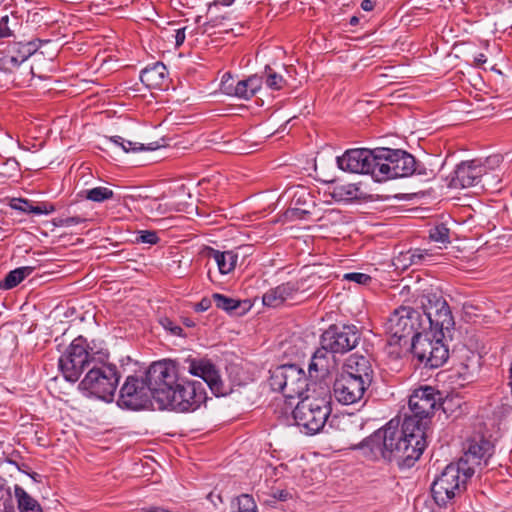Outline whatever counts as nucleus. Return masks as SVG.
<instances>
[{"mask_svg":"<svg viewBox=\"0 0 512 512\" xmlns=\"http://www.w3.org/2000/svg\"><path fill=\"white\" fill-rule=\"evenodd\" d=\"M440 393L431 386L420 387L409 397L411 411L402 424L390 420L384 427L352 447L372 461L395 462L400 469L411 468L427 446V432L434 411L442 405Z\"/></svg>","mask_w":512,"mask_h":512,"instance_id":"obj_1","label":"nucleus"},{"mask_svg":"<svg viewBox=\"0 0 512 512\" xmlns=\"http://www.w3.org/2000/svg\"><path fill=\"white\" fill-rule=\"evenodd\" d=\"M184 369L202 379L186 380L179 377L175 366L166 362H154L148 368L151 384L154 387V403L159 410L176 412L195 411L207 400L205 384L215 396H224L227 389L216 365L205 358H188Z\"/></svg>","mask_w":512,"mask_h":512,"instance_id":"obj_2","label":"nucleus"},{"mask_svg":"<svg viewBox=\"0 0 512 512\" xmlns=\"http://www.w3.org/2000/svg\"><path fill=\"white\" fill-rule=\"evenodd\" d=\"M362 331L354 324H332L320 337V347L313 353L308 366L311 377L329 372L331 359L336 354H346L357 347Z\"/></svg>","mask_w":512,"mask_h":512,"instance_id":"obj_3","label":"nucleus"},{"mask_svg":"<svg viewBox=\"0 0 512 512\" xmlns=\"http://www.w3.org/2000/svg\"><path fill=\"white\" fill-rule=\"evenodd\" d=\"M98 360L89 368L78 388L105 402H111L121 378L117 366L108 363V354L97 352Z\"/></svg>","mask_w":512,"mask_h":512,"instance_id":"obj_4","label":"nucleus"},{"mask_svg":"<svg viewBox=\"0 0 512 512\" xmlns=\"http://www.w3.org/2000/svg\"><path fill=\"white\" fill-rule=\"evenodd\" d=\"M474 475V468L462 466L459 462L448 464L431 484V494L439 507H447L467 489L468 480Z\"/></svg>","mask_w":512,"mask_h":512,"instance_id":"obj_5","label":"nucleus"},{"mask_svg":"<svg viewBox=\"0 0 512 512\" xmlns=\"http://www.w3.org/2000/svg\"><path fill=\"white\" fill-rule=\"evenodd\" d=\"M378 171L376 181L409 177L412 175L427 176L426 167L417 162L415 157L401 149L378 148Z\"/></svg>","mask_w":512,"mask_h":512,"instance_id":"obj_6","label":"nucleus"},{"mask_svg":"<svg viewBox=\"0 0 512 512\" xmlns=\"http://www.w3.org/2000/svg\"><path fill=\"white\" fill-rule=\"evenodd\" d=\"M385 332L389 335V345H407L427 329L424 326L422 314L410 306L396 308L384 324Z\"/></svg>","mask_w":512,"mask_h":512,"instance_id":"obj_7","label":"nucleus"},{"mask_svg":"<svg viewBox=\"0 0 512 512\" xmlns=\"http://www.w3.org/2000/svg\"><path fill=\"white\" fill-rule=\"evenodd\" d=\"M331 411L329 393L319 397L307 396L294 408L293 418L297 426L301 427L306 434L314 435L323 430Z\"/></svg>","mask_w":512,"mask_h":512,"instance_id":"obj_8","label":"nucleus"},{"mask_svg":"<svg viewBox=\"0 0 512 512\" xmlns=\"http://www.w3.org/2000/svg\"><path fill=\"white\" fill-rule=\"evenodd\" d=\"M441 336H433L431 331L425 329L421 334H416L410 343V351L417 365L423 368L434 369L442 366L449 357V350Z\"/></svg>","mask_w":512,"mask_h":512,"instance_id":"obj_9","label":"nucleus"},{"mask_svg":"<svg viewBox=\"0 0 512 512\" xmlns=\"http://www.w3.org/2000/svg\"><path fill=\"white\" fill-rule=\"evenodd\" d=\"M97 360V353H90L86 339L79 336L71 342L59 358V369L67 381L74 383Z\"/></svg>","mask_w":512,"mask_h":512,"instance_id":"obj_10","label":"nucleus"},{"mask_svg":"<svg viewBox=\"0 0 512 512\" xmlns=\"http://www.w3.org/2000/svg\"><path fill=\"white\" fill-rule=\"evenodd\" d=\"M148 370L144 378L130 375L126 378L120 389L118 405L122 408L131 410H140L145 408L148 403H154V386L149 379Z\"/></svg>","mask_w":512,"mask_h":512,"instance_id":"obj_11","label":"nucleus"},{"mask_svg":"<svg viewBox=\"0 0 512 512\" xmlns=\"http://www.w3.org/2000/svg\"><path fill=\"white\" fill-rule=\"evenodd\" d=\"M339 169L349 173L370 174L376 181L378 171V148L374 150L365 148L349 149L336 159Z\"/></svg>","mask_w":512,"mask_h":512,"instance_id":"obj_12","label":"nucleus"},{"mask_svg":"<svg viewBox=\"0 0 512 512\" xmlns=\"http://www.w3.org/2000/svg\"><path fill=\"white\" fill-rule=\"evenodd\" d=\"M370 385L371 383L363 379L358 380L341 373L333 385L334 396L344 405L355 404L365 399Z\"/></svg>","mask_w":512,"mask_h":512,"instance_id":"obj_13","label":"nucleus"},{"mask_svg":"<svg viewBox=\"0 0 512 512\" xmlns=\"http://www.w3.org/2000/svg\"><path fill=\"white\" fill-rule=\"evenodd\" d=\"M485 168L480 160L461 162L457 165L450 185L453 188H468L480 183Z\"/></svg>","mask_w":512,"mask_h":512,"instance_id":"obj_14","label":"nucleus"},{"mask_svg":"<svg viewBox=\"0 0 512 512\" xmlns=\"http://www.w3.org/2000/svg\"><path fill=\"white\" fill-rule=\"evenodd\" d=\"M232 77L226 73L221 81L222 90L230 96H236L241 99L249 100L252 98L262 87L263 79L258 75L249 76L247 79L240 80L233 86L229 84Z\"/></svg>","mask_w":512,"mask_h":512,"instance_id":"obj_15","label":"nucleus"},{"mask_svg":"<svg viewBox=\"0 0 512 512\" xmlns=\"http://www.w3.org/2000/svg\"><path fill=\"white\" fill-rule=\"evenodd\" d=\"M492 453L493 445L490 441L484 438H480L478 440L473 439L469 442L467 450L458 462L462 466L465 465L475 469L477 466L482 465V462L484 466H486Z\"/></svg>","mask_w":512,"mask_h":512,"instance_id":"obj_16","label":"nucleus"},{"mask_svg":"<svg viewBox=\"0 0 512 512\" xmlns=\"http://www.w3.org/2000/svg\"><path fill=\"white\" fill-rule=\"evenodd\" d=\"M314 209L313 197L305 189H300L294 193L285 217L291 221L308 220Z\"/></svg>","mask_w":512,"mask_h":512,"instance_id":"obj_17","label":"nucleus"},{"mask_svg":"<svg viewBox=\"0 0 512 512\" xmlns=\"http://www.w3.org/2000/svg\"><path fill=\"white\" fill-rule=\"evenodd\" d=\"M342 374H346L358 380L363 379L369 383H372L374 378V370L370 359L356 353L346 359Z\"/></svg>","mask_w":512,"mask_h":512,"instance_id":"obj_18","label":"nucleus"},{"mask_svg":"<svg viewBox=\"0 0 512 512\" xmlns=\"http://www.w3.org/2000/svg\"><path fill=\"white\" fill-rule=\"evenodd\" d=\"M286 386L284 387V397L293 399L301 397L307 387L305 373L295 364L286 365Z\"/></svg>","mask_w":512,"mask_h":512,"instance_id":"obj_19","label":"nucleus"},{"mask_svg":"<svg viewBox=\"0 0 512 512\" xmlns=\"http://www.w3.org/2000/svg\"><path fill=\"white\" fill-rule=\"evenodd\" d=\"M426 325H428V329L434 337L438 335L442 338H451V331L454 329L455 322L449 305L447 304L445 308L440 309L436 317L428 318Z\"/></svg>","mask_w":512,"mask_h":512,"instance_id":"obj_20","label":"nucleus"},{"mask_svg":"<svg viewBox=\"0 0 512 512\" xmlns=\"http://www.w3.org/2000/svg\"><path fill=\"white\" fill-rule=\"evenodd\" d=\"M141 82L148 88L162 89L167 82V69L162 62L148 66L140 73Z\"/></svg>","mask_w":512,"mask_h":512,"instance_id":"obj_21","label":"nucleus"},{"mask_svg":"<svg viewBox=\"0 0 512 512\" xmlns=\"http://www.w3.org/2000/svg\"><path fill=\"white\" fill-rule=\"evenodd\" d=\"M297 291L291 283H283L269 289L262 297L263 304L268 307H279Z\"/></svg>","mask_w":512,"mask_h":512,"instance_id":"obj_22","label":"nucleus"},{"mask_svg":"<svg viewBox=\"0 0 512 512\" xmlns=\"http://www.w3.org/2000/svg\"><path fill=\"white\" fill-rule=\"evenodd\" d=\"M45 268L46 265L22 266L9 271L0 281V290H11L17 287L27 277H29L36 268Z\"/></svg>","mask_w":512,"mask_h":512,"instance_id":"obj_23","label":"nucleus"},{"mask_svg":"<svg viewBox=\"0 0 512 512\" xmlns=\"http://www.w3.org/2000/svg\"><path fill=\"white\" fill-rule=\"evenodd\" d=\"M197 250L191 251L190 253L194 256H251L254 254L253 246L246 244L240 245L236 248V251H220L204 244L196 245Z\"/></svg>","mask_w":512,"mask_h":512,"instance_id":"obj_24","label":"nucleus"},{"mask_svg":"<svg viewBox=\"0 0 512 512\" xmlns=\"http://www.w3.org/2000/svg\"><path fill=\"white\" fill-rule=\"evenodd\" d=\"M37 50V46L32 42L22 43L16 42L10 45L9 53L11 54L7 60L12 66H18L33 55Z\"/></svg>","mask_w":512,"mask_h":512,"instance_id":"obj_25","label":"nucleus"},{"mask_svg":"<svg viewBox=\"0 0 512 512\" xmlns=\"http://www.w3.org/2000/svg\"><path fill=\"white\" fill-rule=\"evenodd\" d=\"M420 302L425 317L423 318L424 326H426V321L428 318L436 317L437 312L440 311V309L445 308V305L448 304L442 296H439L435 293L422 295Z\"/></svg>","mask_w":512,"mask_h":512,"instance_id":"obj_26","label":"nucleus"},{"mask_svg":"<svg viewBox=\"0 0 512 512\" xmlns=\"http://www.w3.org/2000/svg\"><path fill=\"white\" fill-rule=\"evenodd\" d=\"M10 206L15 210L35 215L50 214L55 210V207L52 204L41 203L33 205L31 201L22 198L12 199Z\"/></svg>","mask_w":512,"mask_h":512,"instance_id":"obj_27","label":"nucleus"},{"mask_svg":"<svg viewBox=\"0 0 512 512\" xmlns=\"http://www.w3.org/2000/svg\"><path fill=\"white\" fill-rule=\"evenodd\" d=\"M14 496L17 502V512H43L39 502L21 486L15 485Z\"/></svg>","mask_w":512,"mask_h":512,"instance_id":"obj_28","label":"nucleus"},{"mask_svg":"<svg viewBox=\"0 0 512 512\" xmlns=\"http://www.w3.org/2000/svg\"><path fill=\"white\" fill-rule=\"evenodd\" d=\"M79 196L92 202L102 203L112 199L114 197V192L107 187L98 186L81 191Z\"/></svg>","mask_w":512,"mask_h":512,"instance_id":"obj_29","label":"nucleus"},{"mask_svg":"<svg viewBox=\"0 0 512 512\" xmlns=\"http://www.w3.org/2000/svg\"><path fill=\"white\" fill-rule=\"evenodd\" d=\"M11 487L7 481L0 476V511L1 512H17Z\"/></svg>","mask_w":512,"mask_h":512,"instance_id":"obj_30","label":"nucleus"},{"mask_svg":"<svg viewBox=\"0 0 512 512\" xmlns=\"http://www.w3.org/2000/svg\"><path fill=\"white\" fill-rule=\"evenodd\" d=\"M232 512H257V504L252 495L243 493L231 501Z\"/></svg>","mask_w":512,"mask_h":512,"instance_id":"obj_31","label":"nucleus"},{"mask_svg":"<svg viewBox=\"0 0 512 512\" xmlns=\"http://www.w3.org/2000/svg\"><path fill=\"white\" fill-rule=\"evenodd\" d=\"M286 365L277 366L275 369L270 371V377L268 383L270 388L279 392L284 396V387L286 386Z\"/></svg>","mask_w":512,"mask_h":512,"instance_id":"obj_32","label":"nucleus"},{"mask_svg":"<svg viewBox=\"0 0 512 512\" xmlns=\"http://www.w3.org/2000/svg\"><path fill=\"white\" fill-rule=\"evenodd\" d=\"M109 141L122 148V150L126 153L129 152H137L143 150H153V147H146L144 144H140L137 142H132L124 139L121 136H112L109 138Z\"/></svg>","mask_w":512,"mask_h":512,"instance_id":"obj_33","label":"nucleus"},{"mask_svg":"<svg viewBox=\"0 0 512 512\" xmlns=\"http://www.w3.org/2000/svg\"><path fill=\"white\" fill-rule=\"evenodd\" d=\"M212 299L217 308L222 309L228 313L233 312L241 305V302L239 300H236L234 298L228 297L220 293H214L212 295Z\"/></svg>","mask_w":512,"mask_h":512,"instance_id":"obj_34","label":"nucleus"},{"mask_svg":"<svg viewBox=\"0 0 512 512\" xmlns=\"http://www.w3.org/2000/svg\"><path fill=\"white\" fill-rule=\"evenodd\" d=\"M266 75L265 84L268 88L272 90H280L287 85L286 79L281 75L275 72L270 66L265 67L264 71Z\"/></svg>","mask_w":512,"mask_h":512,"instance_id":"obj_35","label":"nucleus"},{"mask_svg":"<svg viewBox=\"0 0 512 512\" xmlns=\"http://www.w3.org/2000/svg\"><path fill=\"white\" fill-rule=\"evenodd\" d=\"M429 238L432 242L439 244V248H442L441 245H446L450 243L449 241V229L445 227V225H437L430 229Z\"/></svg>","mask_w":512,"mask_h":512,"instance_id":"obj_36","label":"nucleus"},{"mask_svg":"<svg viewBox=\"0 0 512 512\" xmlns=\"http://www.w3.org/2000/svg\"><path fill=\"white\" fill-rule=\"evenodd\" d=\"M135 241L137 243L156 245L160 241V238H159L158 233L156 231L140 230L136 234Z\"/></svg>","mask_w":512,"mask_h":512,"instance_id":"obj_37","label":"nucleus"},{"mask_svg":"<svg viewBox=\"0 0 512 512\" xmlns=\"http://www.w3.org/2000/svg\"><path fill=\"white\" fill-rule=\"evenodd\" d=\"M221 274L230 273L236 265L237 258H214Z\"/></svg>","mask_w":512,"mask_h":512,"instance_id":"obj_38","label":"nucleus"},{"mask_svg":"<svg viewBox=\"0 0 512 512\" xmlns=\"http://www.w3.org/2000/svg\"><path fill=\"white\" fill-rule=\"evenodd\" d=\"M343 279L347 281H353L361 285H368L372 280L370 275L359 272L346 273L344 274Z\"/></svg>","mask_w":512,"mask_h":512,"instance_id":"obj_39","label":"nucleus"},{"mask_svg":"<svg viewBox=\"0 0 512 512\" xmlns=\"http://www.w3.org/2000/svg\"><path fill=\"white\" fill-rule=\"evenodd\" d=\"M160 324L163 328L169 331L172 335L181 336L183 329L176 325L170 318L164 317L160 320Z\"/></svg>","mask_w":512,"mask_h":512,"instance_id":"obj_40","label":"nucleus"},{"mask_svg":"<svg viewBox=\"0 0 512 512\" xmlns=\"http://www.w3.org/2000/svg\"><path fill=\"white\" fill-rule=\"evenodd\" d=\"M9 16L5 15L0 19V39L13 35V29L9 26Z\"/></svg>","mask_w":512,"mask_h":512,"instance_id":"obj_41","label":"nucleus"},{"mask_svg":"<svg viewBox=\"0 0 512 512\" xmlns=\"http://www.w3.org/2000/svg\"><path fill=\"white\" fill-rule=\"evenodd\" d=\"M165 269L168 272L176 274L178 277H183V271L181 270L180 260H172L170 263L166 264Z\"/></svg>","mask_w":512,"mask_h":512,"instance_id":"obj_42","label":"nucleus"},{"mask_svg":"<svg viewBox=\"0 0 512 512\" xmlns=\"http://www.w3.org/2000/svg\"><path fill=\"white\" fill-rule=\"evenodd\" d=\"M212 301H213L212 298L210 299V298L204 297V298L201 299L200 302L195 304L194 310L196 312H204V311L208 310L211 307Z\"/></svg>","mask_w":512,"mask_h":512,"instance_id":"obj_43","label":"nucleus"},{"mask_svg":"<svg viewBox=\"0 0 512 512\" xmlns=\"http://www.w3.org/2000/svg\"><path fill=\"white\" fill-rule=\"evenodd\" d=\"M86 220H87V218L83 217V216H71V217H65L64 223L66 224V227H70L73 225L83 223Z\"/></svg>","mask_w":512,"mask_h":512,"instance_id":"obj_44","label":"nucleus"},{"mask_svg":"<svg viewBox=\"0 0 512 512\" xmlns=\"http://www.w3.org/2000/svg\"><path fill=\"white\" fill-rule=\"evenodd\" d=\"M292 496L290 494V492L288 490H278L276 491L274 494H273V498H274V501L273 503L278 500V501H287L288 499H290Z\"/></svg>","mask_w":512,"mask_h":512,"instance_id":"obj_45","label":"nucleus"},{"mask_svg":"<svg viewBox=\"0 0 512 512\" xmlns=\"http://www.w3.org/2000/svg\"><path fill=\"white\" fill-rule=\"evenodd\" d=\"M330 424L345 427V426H348L349 424H351V419H350V417H345V416H342V417L334 416L332 418Z\"/></svg>","mask_w":512,"mask_h":512,"instance_id":"obj_46","label":"nucleus"},{"mask_svg":"<svg viewBox=\"0 0 512 512\" xmlns=\"http://www.w3.org/2000/svg\"><path fill=\"white\" fill-rule=\"evenodd\" d=\"M235 0H215L210 3L208 6V12H212L214 8H217L219 5L222 6H230L234 3Z\"/></svg>","mask_w":512,"mask_h":512,"instance_id":"obj_47","label":"nucleus"},{"mask_svg":"<svg viewBox=\"0 0 512 512\" xmlns=\"http://www.w3.org/2000/svg\"><path fill=\"white\" fill-rule=\"evenodd\" d=\"M185 30L186 28H180L176 30L175 35V44L176 46H181L185 41Z\"/></svg>","mask_w":512,"mask_h":512,"instance_id":"obj_48","label":"nucleus"},{"mask_svg":"<svg viewBox=\"0 0 512 512\" xmlns=\"http://www.w3.org/2000/svg\"><path fill=\"white\" fill-rule=\"evenodd\" d=\"M125 269H131L133 271H140V267L138 266V262L136 259L134 258H128L127 259V264H125V266L123 267Z\"/></svg>","mask_w":512,"mask_h":512,"instance_id":"obj_49","label":"nucleus"},{"mask_svg":"<svg viewBox=\"0 0 512 512\" xmlns=\"http://www.w3.org/2000/svg\"><path fill=\"white\" fill-rule=\"evenodd\" d=\"M374 2L372 0H363L361 2V8L364 10V11H372L373 8H374Z\"/></svg>","mask_w":512,"mask_h":512,"instance_id":"obj_50","label":"nucleus"},{"mask_svg":"<svg viewBox=\"0 0 512 512\" xmlns=\"http://www.w3.org/2000/svg\"><path fill=\"white\" fill-rule=\"evenodd\" d=\"M396 259L398 262H400L403 266V268H406L408 265L415 263L413 261V258H392V260Z\"/></svg>","mask_w":512,"mask_h":512,"instance_id":"obj_51","label":"nucleus"},{"mask_svg":"<svg viewBox=\"0 0 512 512\" xmlns=\"http://www.w3.org/2000/svg\"><path fill=\"white\" fill-rule=\"evenodd\" d=\"M486 61H487V58L483 53L478 54L474 58V62L476 64V66H481L482 64L486 63Z\"/></svg>","mask_w":512,"mask_h":512,"instance_id":"obj_52","label":"nucleus"},{"mask_svg":"<svg viewBox=\"0 0 512 512\" xmlns=\"http://www.w3.org/2000/svg\"><path fill=\"white\" fill-rule=\"evenodd\" d=\"M487 163L498 164L500 162L499 156H493L486 159Z\"/></svg>","mask_w":512,"mask_h":512,"instance_id":"obj_53","label":"nucleus"},{"mask_svg":"<svg viewBox=\"0 0 512 512\" xmlns=\"http://www.w3.org/2000/svg\"><path fill=\"white\" fill-rule=\"evenodd\" d=\"M183 324L186 327H194L195 326V322L193 320H191L190 318H184L183 319Z\"/></svg>","mask_w":512,"mask_h":512,"instance_id":"obj_54","label":"nucleus"},{"mask_svg":"<svg viewBox=\"0 0 512 512\" xmlns=\"http://www.w3.org/2000/svg\"><path fill=\"white\" fill-rule=\"evenodd\" d=\"M351 26H356L359 23V17L358 16H352L349 21Z\"/></svg>","mask_w":512,"mask_h":512,"instance_id":"obj_55","label":"nucleus"},{"mask_svg":"<svg viewBox=\"0 0 512 512\" xmlns=\"http://www.w3.org/2000/svg\"><path fill=\"white\" fill-rule=\"evenodd\" d=\"M64 217H60L56 220L55 225L66 227V224L64 223Z\"/></svg>","mask_w":512,"mask_h":512,"instance_id":"obj_56","label":"nucleus"},{"mask_svg":"<svg viewBox=\"0 0 512 512\" xmlns=\"http://www.w3.org/2000/svg\"><path fill=\"white\" fill-rule=\"evenodd\" d=\"M7 462L10 463V464H13L15 465L19 470H21L20 466L18 465V463L10 458L7 459Z\"/></svg>","mask_w":512,"mask_h":512,"instance_id":"obj_57","label":"nucleus"},{"mask_svg":"<svg viewBox=\"0 0 512 512\" xmlns=\"http://www.w3.org/2000/svg\"><path fill=\"white\" fill-rule=\"evenodd\" d=\"M59 271L45 269L43 274H57Z\"/></svg>","mask_w":512,"mask_h":512,"instance_id":"obj_58","label":"nucleus"},{"mask_svg":"<svg viewBox=\"0 0 512 512\" xmlns=\"http://www.w3.org/2000/svg\"><path fill=\"white\" fill-rule=\"evenodd\" d=\"M207 24H212V26H216L218 25V17H216L215 19L209 21Z\"/></svg>","mask_w":512,"mask_h":512,"instance_id":"obj_59","label":"nucleus"},{"mask_svg":"<svg viewBox=\"0 0 512 512\" xmlns=\"http://www.w3.org/2000/svg\"><path fill=\"white\" fill-rule=\"evenodd\" d=\"M411 256H419V257H422V256H424V254H422V253L415 254V253H414V254H412ZM425 256H433V254H428V253H426V254H425Z\"/></svg>","mask_w":512,"mask_h":512,"instance_id":"obj_60","label":"nucleus"},{"mask_svg":"<svg viewBox=\"0 0 512 512\" xmlns=\"http://www.w3.org/2000/svg\"><path fill=\"white\" fill-rule=\"evenodd\" d=\"M153 206H157V209L161 207V204L157 203L156 201L153 202Z\"/></svg>","mask_w":512,"mask_h":512,"instance_id":"obj_61","label":"nucleus"},{"mask_svg":"<svg viewBox=\"0 0 512 512\" xmlns=\"http://www.w3.org/2000/svg\"><path fill=\"white\" fill-rule=\"evenodd\" d=\"M391 265L395 266L396 269L398 268V264H396L394 261L391 262Z\"/></svg>","mask_w":512,"mask_h":512,"instance_id":"obj_62","label":"nucleus"},{"mask_svg":"<svg viewBox=\"0 0 512 512\" xmlns=\"http://www.w3.org/2000/svg\"><path fill=\"white\" fill-rule=\"evenodd\" d=\"M200 20H201V16H198V17L196 18V22H197V23H200Z\"/></svg>","mask_w":512,"mask_h":512,"instance_id":"obj_63","label":"nucleus"},{"mask_svg":"<svg viewBox=\"0 0 512 512\" xmlns=\"http://www.w3.org/2000/svg\"><path fill=\"white\" fill-rule=\"evenodd\" d=\"M178 252L170 251L169 254H177Z\"/></svg>","mask_w":512,"mask_h":512,"instance_id":"obj_64","label":"nucleus"}]
</instances>
